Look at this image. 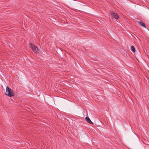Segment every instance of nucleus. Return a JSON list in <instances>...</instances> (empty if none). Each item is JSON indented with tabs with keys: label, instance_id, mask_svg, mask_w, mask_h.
I'll return each mask as SVG.
<instances>
[{
	"label": "nucleus",
	"instance_id": "nucleus-1",
	"mask_svg": "<svg viewBox=\"0 0 149 149\" xmlns=\"http://www.w3.org/2000/svg\"><path fill=\"white\" fill-rule=\"evenodd\" d=\"M6 94L8 96L11 97L14 96L15 94L13 91L7 86L6 87Z\"/></svg>",
	"mask_w": 149,
	"mask_h": 149
},
{
	"label": "nucleus",
	"instance_id": "nucleus-2",
	"mask_svg": "<svg viewBox=\"0 0 149 149\" xmlns=\"http://www.w3.org/2000/svg\"><path fill=\"white\" fill-rule=\"evenodd\" d=\"M30 47L32 50L35 53H39L40 52L41 50L38 48L33 44L32 43H30Z\"/></svg>",
	"mask_w": 149,
	"mask_h": 149
},
{
	"label": "nucleus",
	"instance_id": "nucleus-3",
	"mask_svg": "<svg viewBox=\"0 0 149 149\" xmlns=\"http://www.w3.org/2000/svg\"><path fill=\"white\" fill-rule=\"evenodd\" d=\"M110 13L112 17H114L115 19H117L119 17L117 13L114 12L113 11H111L110 12Z\"/></svg>",
	"mask_w": 149,
	"mask_h": 149
},
{
	"label": "nucleus",
	"instance_id": "nucleus-4",
	"mask_svg": "<svg viewBox=\"0 0 149 149\" xmlns=\"http://www.w3.org/2000/svg\"><path fill=\"white\" fill-rule=\"evenodd\" d=\"M85 119L86 121L89 123L92 124H93V123L91 121L90 118L88 117H86L85 118Z\"/></svg>",
	"mask_w": 149,
	"mask_h": 149
},
{
	"label": "nucleus",
	"instance_id": "nucleus-5",
	"mask_svg": "<svg viewBox=\"0 0 149 149\" xmlns=\"http://www.w3.org/2000/svg\"><path fill=\"white\" fill-rule=\"evenodd\" d=\"M139 25L144 27H146L145 24L143 22H140L138 23Z\"/></svg>",
	"mask_w": 149,
	"mask_h": 149
},
{
	"label": "nucleus",
	"instance_id": "nucleus-6",
	"mask_svg": "<svg viewBox=\"0 0 149 149\" xmlns=\"http://www.w3.org/2000/svg\"><path fill=\"white\" fill-rule=\"evenodd\" d=\"M131 50L133 52H135V49L134 47L133 46H132L131 48Z\"/></svg>",
	"mask_w": 149,
	"mask_h": 149
}]
</instances>
